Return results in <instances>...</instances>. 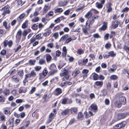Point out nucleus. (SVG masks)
Segmentation results:
<instances>
[{
  "label": "nucleus",
  "mask_w": 129,
  "mask_h": 129,
  "mask_svg": "<svg viewBox=\"0 0 129 129\" xmlns=\"http://www.w3.org/2000/svg\"><path fill=\"white\" fill-rule=\"evenodd\" d=\"M68 74V72L65 71L63 72L60 73V77L62 78V80L64 81L68 79L69 76Z\"/></svg>",
  "instance_id": "nucleus-1"
},
{
  "label": "nucleus",
  "mask_w": 129,
  "mask_h": 129,
  "mask_svg": "<svg viewBox=\"0 0 129 129\" xmlns=\"http://www.w3.org/2000/svg\"><path fill=\"white\" fill-rule=\"evenodd\" d=\"M2 9L3 11L2 13L3 15L5 16L7 14H9L10 12L8 6H5L2 8Z\"/></svg>",
  "instance_id": "nucleus-2"
},
{
  "label": "nucleus",
  "mask_w": 129,
  "mask_h": 129,
  "mask_svg": "<svg viewBox=\"0 0 129 129\" xmlns=\"http://www.w3.org/2000/svg\"><path fill=\"white\" fill-rule=\"evenodd\" d=\"M48 73L47 71L46 70H44L42 71V73H40L39 74V79L42 81L43 78H44L46 75Z\"/></svg>",
  "instance_id": "nucleus-3"
},
{
  "label": "nucleus",
  "mask_w": 129,
  "mask_h": 129,
  "mask_svg": "<svg viewBox=\"0 0 129 129\" xmlns=\"http://www.w3.org/2000/svg\"><path fill=\"white\" fill-rule=\"evenodd\" d=\"M50 8L51 5L49 3L45 4L43 9V13L44 14L46 13L50 9Z\"/></svg>",
  "instance_id": "nucleus-4"
},
{
  "label": "nucleus",
  "mask_w": 129,
  "mask_h": 129,
  "mask_svg": "<svg viewBox=\"0 0 129 129\" xmlns=\"http://www.w3.org/2000/svg\"><path fill=\"white\" fill-rule=\"evenodd\" d=\"M27 87L21 86L19 88L18 92L20 93H25L27 91Z\"/></svg>",
  "instance_id": "nucleus-5"
},
{
  "label": "nucleus",
  "mask_w": 129,
  "mask_h": 129,
  "mask_svg": "<svg viewBox=\"0 0 129 129\" xmlns=\"http://www.w3.org/2000/svg\"><path fill=\"white\" fill-rule=\"evenodd\" d=\"M36 75V73L35 71L33 70L31 71L30 73L28 74H27L25 75L26 77L28 78L35 77Z\"/></svg>",
  "instance_id": "nucleus-6"
},
{
  "label": "nucleus",
  "mask_w": 129,
  "mask_h": 129,
  "mask_svg": "<svg viewBox=\"0 0 129 129\" xmlns=\"http://www.w3.org/2000/svg\"><path fill=\"white\" fill-rule=\"evenodd\" d=\"M55 116V114L54 113H51L50 114L49 117L46 123L48 124L52 120Z\"/></svg>",
  "instance_id": "nucleus-7"
},
{
  "label": "nucleus",
  "mask_w": 129,
  "mask_h": 129,
  "mask_svg": "<svg viewBox=\"0 0 129 129\" xmlns=\"http://www.w3.org/2000/svg\"><path fill=\"white\" fill-rule=\"evenodd\" d=\"M119 102L121 103L122 104L124 105L125 104L126 99L125 97L121 96L119 97Z\"/></svg>",
  "instance_id": "nucleus-8"
},
{
  "label": "nucleus",
  "mask_w": 129,
  "mask_h": 129,
  "mask_svg": "<svg viewBox=\"0 0 129 129\" xmlns=\"http://www.w3.org/2000/svg\"><path fill=\"white\" fill-rule=\"evenodd\" d=\"M103 84V82L102 81H97L95 82L94 85L95 86H96L99 88H100L102 86Z\"/></svg>",
  "instance_id": "nucleus-9"
},
{
  "label": "nucleus",
  "mask_w": 129,
  "mask_h": 129,
  "mask_svg": "<svg viewBox=\"0 0 129 129\" xmlns=\"http://www.w3.org/2000/svg\"><path fill=\"white\" fill-rule=\"evenodd\" d=\"M62 92V90L59 88H57L56 89L54 92V94L56 95H58L61 94Z\"/></svg>",
  "instance_id": "nucleus-10"
},
{
  "label": "nucleus",
  "mask_w": 129,
  "mask_h": 129,
  "mask_svg": "<svg viewBox=\"0 0 129 129\" xmlns=\"http://www.w3.org/2000/svg\"><path fill=\"white\" fill-rule=\"evenodd\" d=\"M42 7H40L37 8L35 9V11L33 13L34 16H36L39 14V12L41 9Z\"/></svg>",
  "instance_id": "nucleus-11"
},
{
  "label": "nucleus",
  "mask_w": 129,
  "mask_h": 129,
  "mask_svg": "<svg viewBox=\"0 0 129 129\" xmlns=\"http://www.w3.org/2000/svg\"><path fill=\"white\" fill-rule=\"evenodd\" d=\"M118 21L117 20H115L113 22L112 25V27L113 28H115L118 26Z\"/></svg>",
  "instance_id": "nucleus-12"
},
{
  "label": "nucleus",
  "mask_w": 129,
  "mask_h": 129,
  "mask_svg": "<svg viewBox=\"0 0 129 129\" xmlns=\"http://www.w3.org/2000/svg\"><path fill=\"white\" fill-rule=\"evenodd\" d=\"M104 25H103L101 27L99 28V31H104L106 29L107 27V23L105 22H104Z\"/></svg>",
  "instance_id": "nucleus-13"
},
{
  "label": "nucleus",
  "mask_w": 129,
  "mask_h": 129,
  "mask_svg": "<svg viewBox=\"0 0 129 129\" xmlns=\"http://www.w3.org/2000/svg\"><path fill=\"white\" fill-rule=\"evenodd\" d=\"M21 35L22 31L21 29H20L18 31L16 34V38L20 40L21 38Z\"/></svg>",
  "instance_id": "nucleus-14"
},
{
  "label": "nucleus",
  "mask_w": 129,
  "mask_h": 129,
  "mask_svg": "<svg viewBox=\"0 0 129 129\" xmlns=\"http://www.w3.org/2000/svg\"><path fill=\"white\" fill-rule=\"evenodd\" d=\"M91 76L92 77L93 79L94 80H97L99 79V76L95 73H92L91 75Z\"/></svg>",
  "instance_id": "nucleus-15"
},
{
  "label": "nucleus",
  "mask_w": 129,
  "mask_h": 129,
  "mask_svg": "<svg viewBox=\"0 0 129 129\" xmlns=\"http://www.w3.org/2000/svg\"><path fill=\"white\" fill-rule=\"evenodd\" d=\"M84 114L85 115V116L86 118H88V117L93 115V114L91 112V111H89L88 113H87L86 112H84Z\"/></svg>",
  "instance_id": "nucleus-16"
},
{
  "label": "nucleus",
  "mask_w": 129,
  "mask_h": 129,
  "mask_svg": "<svg viewBox=\"0 0 129 129\" xmlns=\"http://www.w3.org/2000/svg\"><path fill=\"white\" fill-rule=\"evenodd\" d=\"M80 72V71L79 70H75L72 72V75L74 77H75Z\"/></svg>",
  "instance_id": "nucleus-17"
},
{
  "label": "nucleus",
  "mask_w": 129,
  "mask_h": 129,
  "mask_svg": "<svg viewBox=\"0 0 129 129\" xmlns=\"http://www.w3.org/2000/svg\"><path fill=\"white\" fill-rule=\"evenodd\" d=\"M126 115L124 113L119 114L118 115V117L119 119L124 118L125 117Z\"/></svg>",
  "instance_id": "nucleus-18"
},
{
  "label": "nucleus",
  "mask_w": 129,
  "mask_h": 129,
  "mask_svg": "<svg viewBox=\"0 0 129 129\" xmlns=\"http://www.w3.org/2000/svg\"><path fill=\"white\" fill-rule=\"evenodd\" d=\"M51 33V30H48L46 32L43 34V35L45 37H47L49 36Z\"/></svg>",
  "instance_id": "nucleus-19"
},
{
  "label": "nucleus",
  "mask_w": 129,
  "mask_h": 129,
  "mask_svg": "<svg viewBox=\"0 0 129 129\" xmlns=\"http://www.w3.org/2000/svg\"><path fill=\"white\" fill-rule=\"evenodd\" d=\"M38 63L40 65L44 64L46 63V61L44 59H40Z\"/></svg>",
  "instance_id": "nucleus-20"
},
{
  "label": "nucleus",
  "mask_w": 129,
  "mask_h": 129,
  "mask_svg": "<svg viewBox=\"0 0 129 129\" xmlns=\"http://www.w3.org/2000/svg\"><path fill=\"white\" fill-rule=\"evenodd\" d=\"M70 111L71 113L72 114H75L77 112V109L76 108H72L70 109Z\"/></svg>",
  "instance_id": "nucleus-21"
},
{
  "label": "nucleus",
  "mask_w": 129,
  "mask_h": 129,
  "mask_svg": "<svg viewBox=\"0 0 129 129\" xmlns=\"http://www.w3.org/2000/svg\"><path fill=\"white\" fill-rule=\"evenodd\" d=\"M63 11V10L62 8H57L54 11V12L55 13H61Z\"/></svg>",
  "instance_id": "nucleus-22"
},
{
  "label": "nucleus",
  "mask_w": 129,
  "mask_h": 129,
  "mask_svg": "<svg viewBox=\"0 0 129 129\" xmlns=\"http://www.w3.org/2000/svg\"><path fill=\"white\" fill-rule=\"evenodd\" d=\"M36 61V60L35 59H30L29 60L28 62L30 65L33 66L35 64Z\"/></svg>",
  "instance_id": "nucleus-23"
},
{
  "label": "nucleus",
  "mask_w": 129,
  "mask_h": 129,
  "mask_svg": "<svg viewBox=\"0 0 129 129\" xmlns=\"http://www.w3.org/2000/svg\"><path fill=\"white\" fill-rule=\"evenodd\" d=\"M92 15L91 10L89 11L85 16V17L87 18H89Z\"/></svg>",
  "instance_id": "nucleus-24"
},
{
  "label": "nucleus",
  "mask_w": 129,
  "mask_h": 129,
  "mask_svg": "<svg viewBox=\"0 0 129 129\" xmlns=\"http://www.w3.org/2000/svg\"><path fill=\"white\" fill-rule=\"evenodd\" d=\"M70 111V109H66L62 112L61 114L63 115H66L69 113Z\"/></svg>",
  "instance_id": "nucleus-25"
},
{
  "label": "nucleus",
  "mask_w": 129,
  "mask_h": 129,
  "mask_svg": "<svg viewBox=\"0 0 129 129\" xmlns=\"http://www.w3.org/2000/svg\"><path fill=\"white\" fill-rule=\"evenodd\" d=\"M46 60L47 62H48L50 61L52 57L50 55L47 54L46 55Z\"/></svg>",
  "instance_id": "nucleus-26"
},
{
  "label": "nucleus",
  "mask_w": 129,
  "mask_h": 129,
  "mask_svg": "<svg viewBox=\"0 0 129 129\" xmlns=\"http://www.w3.org/2000/svg\"><path fill=\"white\" fill-rule=\"evenodd\" d=\"M68 36V34H66L62 36L60 40V41H62L66 40Z\"/></svg>",
  "instance_id": "nucleus-27"
},
{
  "label": "nucleus",
  "mask_w": 129,
  "mask_h": 129,
  "mask_svg": "<svg viewBox=\"0 0 129 129\" xmlns=\"http://www.w3.org/2000/svg\"><path fill=\"white\" fill-rule=\"evenodd\" d=\"M112 67H113V68H110L109 70V71L110 72H113L114 71L116 70V66L115 64H113L112 65Z\"/></svg>",
  "instance_id": "nucleus-28"
},
{
  "label": "nucleus",
  "mask_w": 129,
  "mask_h": 129,
  "mask_svg": "<svg viewBox=\"0 0 129 129\" xmlns=\"http://www.w3.org/2000/svg\"><path fill=\"white\" fill-rule=\"evenodd\" d=\"M68 3L67 1H61L59 3V5L60 6H62L66 5Z\"/></svg>",
  "instance_id": "nucleus-29"
},
{
  "label": "nucleus",
  "mask_w": 129,
  "mask_h": 129,
  "mask_svg": "<svg viewBox=\"0 0 129 129\" xmlns=\"http://www.w3.org/2000/svg\"><path fill=\"white\" fill-rule=\"evenodd\" d=\"M83 117V115L81 112H79L78 113V118L80 120H82Z\"/></svg>",
  "instance_id": "nucleus-30"
},
{
  "label": "nucleus",
  "mask_w": 129,
  "mask_h": 129,
  "mask_svg": "<svg viewBox=\"0 0 129 129\" xmlns=\"http://www.w3.org/2000/svg\"><path fill=\"white\" fill-rule=\"evenodd\" d=\"M107 11L108 12H111L112 10V8L111 7L110 4H108L107 6Z\"/></svg>",
  "instance_id": "nucleus-31"
},
{
  "label": "nucleus",
  "mask_w": 129,
  "mask_h": 129,
  "mask_svg": "<svg viewBox=\"0 0 129 129\" xmlns=\"http://www.w3.org/2000/svg\"><path fill=\"white\" fill-rule=\"evenodd\" d=\"M118 78V77L115 75H112L110 77V78L111 80H116Z\"/></svg>",
  "instance_id": "nucleus-32"
},
{
  "label": "nucleus",
  "mask_w": 129,
  "mask_h": 129,
  "mask_svg": "<svg viewBox=\"0 0 129 129\" xmlns=\"http://www.w3.org/2000/svg\"><path fill=\"white\" fill-rule=\"evenodd\" d=\"M57 72V69H54L53 70H51L49 72L50 75H52L56 73Z\"/></svg>",
  "instance_id": "nucleus-33"
},
{
  "label": "nucleus",
  "mask_w": 129,
  "mask_h": 129,
  "mask_svg": "<svg viewBox=\"0 0 129 129\" xmlns=\"http://www.w3.org/2000/svg\"><path fill=\"white\" fill-rule=\"evenodd\" d=\"M12 79L13 81L16 82H18L19 81V79L17 78V77L16 76H13L12 77Z\"/></svg>",
  "instance_id": "nucleus-34"
},
{
  "label": "nucleus",
  "mask_w": 129,
  "mask_h": 129,
  "mask_svg": "<svg viewBox=\"0 0 129 129\" xmlns=\"http://www.w3.org/2000/svg\"><path fill=\"white\" fill-rule=\"evenodd\" d=\"M96 7L99 9L102 8L103 6L102 4L100 3L97 2L95 4Z\"/></svg>",
  "instance_id": "nucleus-35"
},
{
  "label": "nucleus",
  "mask_w": 129,
  "mask_h": 129,
  "mask_svg": "<svg viewBox=\"0 0 129 129\" xmlns=\"http://www.w3.org/2000/svg\"><path fill=\"white\" fill-rule=\"evenodd\" d=\"M122 104L119 102H116L115 103V105L117 107L119 108L121 107Z\"/></svg>",
  "instance_id": "nucleus-36"
},
{
  "label": "nucleus",
  "mask_w": 129,
  "mask_h": 129,
  "mask_svg": "<svg viewBox=\"0 0 129 129\" xmlns=\"http://www.w3.org/2000/svg\"><path fill=\"white\" fill-rule=\"evenodd\" d=\"M49 69L50 70L57 69L56 66L55 64L54 63L51 64L50 66Z\"/></svg>",
  "instance_id": "nucleus-37"
},
{
  "label": "nucleus",
  "mask_w": 129,
  "mask_h": 129,
  "mask_svg": "<svg viewBox=\"0 0 129 129\" xmlns=\"http://www.w3.org/2000/svg\"><path fill=\"white\" fill-rule=\"evenodd\" d=\"M17 73L20 76L22 77L23 75V70H19L18 72Z\"/></svg>",
  "instance_id": "nucleus-38"
},
{
  "label": "nucleus",
  "mask_w": 129,
  "mask_h": 129,
  "mask_svg": "<svg viewBox=\"0 0 129 129\" xmlns=\"http://www.w3.org/2000/svg\"><path fill=\"white\" fill-rule=\"evenodd\" d=\"M32 29L34 30H36L38 28V24H35L32 25L31 26Z\"/></svg>",
  "instance_id": "nucleus-39"
},
{
  "label": "nucleus",
  "mask_w": 129,
  "mask_h": 129,
  "mask_svg": "<svg viewBox=\"0 0 129 129\" xmlns=\"http://www.w3.org/2000/svg\"><path fill=\"white\" fill-rule=\"evenodd\" d=\"M120 128L124 127L126 124V122L125 121H123L122 122L119 123Z\"/></svg>",
  "instance_id": "nucleus-40"
},
{
  "label": "nucleus",
  "mask_w": 129,
  "mask_h": 129,
  "mask_svg": "<svg viewBox=\"0 0 129 129\" xmlns=\"http://www.w3.org/2000/svg\"><path fill=\"white\" fill-rule=\"evenodd\" d=\"M77 52L78 54L80 55L84 53V51L81 49H78Z\"/></svg>",
  "instance_id": "nucleus-41"
},
{
  "label": "nucleus",
  "mask_w": 129,
  "mask_h": 129,
  "mask_svg": "<svg viewBox=\"0 0 129 129\" xmlns=\"http://www.w3.org/2000/svg\"><path fill=\"white\" fill-rule=\"evenodd\" d=\"M25 16L24 14H23L21 15L18 18L17 20H20L21 19H23Z\"/></svg>",
  "instance_id": "nucleus-42"
},
{
  "label": "nucleus",
  "mask_w": 129,
  "mask_h": 129,
  "mask_svg": "<svg viewBox=\"0 0 129 129\" xmlns=\"http://www.w3.org/2000/svg\"><path fill=\"white\" fill-rule=\"evenodd\" d=\"M39 20V17H36L33 19L31 21L33 22H36L38 21Z\"/></svg>",
  "instance_id": "nucleus-43"
},
{
  "label": "nucleus",
  "mask_w": 129,
  "mask_h": 129,
  "mask_svg": "<svg viewBox=\"0 0 129 129\" xmlns=\"http://www.w3.org/2000/svg\"><path fill=\"white\" fill-rule=\"evenodd\" d=\"M62 50L63 51L62 54L63 55L65 56L66 55L67 53V50L66 47L65 46L63 48Z\"/></svg>",
  "instance_id": "nucleus-44"
},
{
  "label": "nucleus",
  "mask_w": 129,
  "mask_h": 129,
  "mask_svg": "<svg viewBox=\"0 0 129 129\" xmlns=\"http://www.w3.org/2000/svg\"><path fill=\"white\" fill-rule=\"evenodd\" d=\"M68 101V98H64L62 100V101L61 102V103L62 104H67V103H67V101Z\"/></svg>",
  "instance_id": "nucleus-45"
},
{
  "label": "nucleus",
  "mask_w": 129,
  "mask_h": 129,
  "mask_svg": "<svg viewBox=\"0 0 129 129\" xmlns=\"http://www.w3.org/2000/svg\"><path fill=\"white\" fill-rule=\"evenodd\" d=\"M101 92L103 93V95L105 96L107 94V91L106 89H104L101 90Z\"/></svg>",
  "instance_id": "nucleus-46"
},
{
  "label": "nucleus",
  "mask_w": 129,
  "mask_h": 129,
  "mask_svg": "<svg viewBox=\"0 0 129 129\" xmlns=\"http://www.w3.org/2000/svg\"><path fill=\"white\" fill-rule=\"evenodd\" d=\"M41 34H39L37 35L35 37V38L36 39L38 40H40L42 38V37H41Z\"/></svg>",
  "instance_id": "nucleus-47"
},
{
  "label": "nucleus",
  "mask_w": 129,
  "mask_h": 129,
  "mask_svg": "<svg viewBox=\"0 0 129 129\" xmlns=\"http://www.w3.org/2000/svg\"><path fill=\"white\" fill-rule=\"evenodd\" d=\"M38 24V28L40 29H41L42 28H43L44 26V25H43L41 23H40Z\"/></svg>",
  "instance_id": "nucleus-48"
},
{
  "label": "nucleus",
  "mask_w": 129,
  "mask_h": 129,
  "mask_svg": "<svg viewBox=\"0 0 129 129\" xmlns=\"http://www.w3.org/2000/svg\"><path fill=\"white\" fill-rule=\"evenodd\" d=\"M34 69L36 71H38L41 69L42 67L40 66H37L35 67Z\"/></svg>",
  "instance_id": "nucleus-49"
},
{
  "label": "nucleus",
  "mask_w": 129,
  "mask_h": 129,
  "mask_svg": "<svg viewBox=\"0 0 129 129\" xmlns=\"http://www.w3.org/2000/svg\"><path fill=\"white\" fill-rule=\"evenodd\" d=\"M93 36L95 38L97 39L100 38H101L100 36L98 33H96L94 34L93 35Z\"/></svg>",
  "instance_id": "nucleus-50"
},
{
  "label": "nucleus",
  "mask_w": 129,
  "mask_h": 129,
  "mask_svg": "<svg viewBox=\"0 0 129 129\" xmlns=\"http://www.w3.org/2000/svg\"><path fill=\"white\" fill-rule=\"evenodd\" d=\"M3 24L6 29L7 30H9V27L7 26V23L6 22L4 21L3 23Z\"/></svg>",
  "instance_id": "nucleus-51"
},
{
  "label": "nucleus",
  "mask_w": 129,
  "mask_h": 129,
  "mask_svg": "<svg viewBox=\"0 0 129 129\" xmlns=\"http://www.w3.org/2000/svg\"><path fill=\"white\" fill-rule=\"evenodd\" d=\"M109 54L110 56H111L112 57H114L115 56V54L113 51L110 52L109 53Z\"/></svg>",
  "instance_id": "nucleus-52"
},
{
  "label": "nucleus",
  "mask_w": 129,
  "mask_h": 129,
  "mask_svg": "<svg viewBox=\"0 0 129 129\" xmlns=\"http://www.w3.org/2000/svg\"><path fill=\"white\" fill-rule=\"evenodd\" d=\"M129 10V8L127 7H126L123 9L122 11V12H127Z\"/></svg>",
  "instance_id": "nucleus-53"
},
{
  "label": "nucleus",
  "mask_w": 129,
  "mask_h": 129,
  "mask_svg": "<svg viewBox=\"0 0 129 129\" xmlns=\"http://www.w3.org/2000/svg\"><path fill=\"white\" fill-rule=\"evenodd\" d=\"M4 93L5 94V95H8L10 93V91L9 90H6L4 91Z\"/></svg>",
  "instance_id": "nucleus-54"
},
{
  "label": "nucleus",
  "mask_w": 129,
  "mask_h": 129,
  "mask_svg": "<svg viewBox=\"0 0 129 129\" xmlns=\"http://www.w3.org/2000/svg\"><path fill=\"white\" fill-rule=\"evenodd\" d=\"M120 125L119 123L114 126L113 128L114 129H119L120 128Z\"/></svg>",
  "instance_id": "nucleus-55"
},
{
  "label": "nucleus",
  "mask_w": 129,
  "mask_h": 129,
  "mask_svg": "<svg viewBox=\"0 0 129 129\" xmlns=\"http://www.w3.org/2000/svg\"><path fill=\"white\" fill-rule=\"evenodd\" d=\"M91 108L94 110H96L97 109V107L96 105L92 104L91 105Z\"/></svg>",
  "instance_id": "nucleus-56"
},
{
  "label": "nucleus",
  "mask_w": 129,
  "mask_h": 129,
  "mask_svg": "<svg viewBox=\"0 0 129 129\" xmlns=\"http://www.w3.org/2000/svg\"><path fill=\"white\" fill-rule=\"evenodd\" d=\"M36 39L35 37L32 38L30 40V42L29 43L30 44L32 43H34L36 40Z\"/></svg>",
  "instance_id": "nucleus-57"
},
{
  "label": "nucleus",
  "mask_w": 129,
  "mask_h": 129,
  "mask_svg": "<svg viewBox=\"0 0 129 129\" xmlns=\"http://www.w3.org/2000/svg\"><path fill=\"white\" fill-rule=\"evenodd\" d=\"M36 90V88L35 87H34L32 88L31 90L30 91L29 93L31 94L35 92Z\"/></svg>",
  "instance_id": "nucleus-58"
},
{
  "label": "nucleus",
  "mask_w": 129,
  "mask_h": 129,
  "mask_svg": "<svg viewBox=\"0 0 129 129\" xmlns=\"http://www.w3.org/2000/svg\"><path fill=\"white\" fill-rule=\"evenodd\" d=\"M72 40V39L71 38H70L67 39L65 41L66 43L68 44Z\"/></svg>",
  "instance_id": "nucleus-59"
},
{
  "label": "nucleus",
  "mask_w": 129,
  "mask_h": 129,
  "mask_svg": "<svg viewBox=\"0 0 129 129\" xmlns=\"http://www.w3.org/2000/svg\"><path fill=\"white\" fill-rule=\"evenodd\" d=\"M6 50H3L2 51H1V54L2 55H4L6 54Z\"/></svg>",
  "instance_id": "nucleus-60"
},
{
  "label": "nucleus",
  "mask_w": 129,
  "mask_h": 129,
  "mask_svg": "<svg viewBox=\"0 0 129 129\" xmlns=\"http://www.w3.org/2000/svg\"><path fill=\"white\" fill-rule=\"evenodd\" d=\"M46 19L44 18H43L42 19L41 21L42 22L44 23L45 25L47 23V22L46 21Z\"/></svg>",
  "instance_id": "nucleus-61"
},
{
  "label": "nucleus",
  "mask_w": 129,
  "mask_h": 129,
  "mask_svg": "<svg viewBox=\"0 0 129 129\" xmlns=\"http://www.w3.org/2000/svg\"><path fill=\"white\" fill-rule=\"evenodd\" d=\"M111 46V45L110 44L107 43L105 45V47L106 48L108 49Z\"/></svg>",
  "instance_id": "nucleus-62"
},
{
  "label": "nucleus",
  "mask_w": 129,
  "mask_h": 129,
  "mask_svg": "<svg viewBox=\"0 0 129 129\" xmlns=\"http://www.w3.org/2000/svg\"><path fill=\"white\" fill-rule=\"evenodd\" d=\"M82 30L83 32L84 33L85 35H87L88 34L86 28H82Z\"/></svg>",
  "instance_id": "nucleus-63"
},
{
  "label": "nucleus",
  "mask_w": 129,
  "mask_h": 129,
  "mask_svg": "<svg viewBox=\"0 0 129 129\" xmlns=\"http://www.w3.org/2000/svg\"><path fill=\"white\" fill-rule=\"evenodd\" d=\"M4 112L5 114L7 115H10L11 114L10 111H8L6 110H5L4 111Z\"/></svg>",
  "instance_id": "nucleus-64"
}]
</instances>
